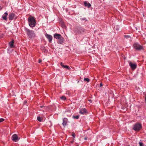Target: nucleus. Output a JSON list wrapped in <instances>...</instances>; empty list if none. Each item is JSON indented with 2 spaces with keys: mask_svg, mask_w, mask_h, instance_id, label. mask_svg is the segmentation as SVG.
Wrapping results in <instances>:
<instances>
[{
  "mask_svg": "<svg viewBox=\"0 0 146 146\" xmlns=\"http://www.w3.org/2000/svg\"><path fill=\"white\" fill-rule=\"evenodd\" d=\"M60 98L61 100H66V97L63 96L60 97Z\"/></svg>",
  "mask_w": 146,
  "mask_h": 146,
  "instance_id": "21",
  "label": "nucleus"
},
{
  "mask_svg": "<svg viewBox=\"0 0 146 146\" xmlns=\"http://www.w3.org/2000/svg\"><path fill=\"white\" fill-rule=\"evenodd\" d=\"M62 67L64 68H67L68 69H70V67H69L68 66H66V65L62 66Z\"/></svg>",
  "mask_w": 146,
  "mask_h": 146,
  "instance_id": "18",
  "label": "nucleus"
},
{
  "mask_svg": "<svg viewBox=\"0 0 146 146\" xmlns=\"http://www.w3.org/2000/svg\"><path fill=\"white\" fill-rule=\"evenodd\" d=\"M79 117V116L78 115H76V116H73V118H75V119H78Z\"/></svg>",
  "mask_w": 146,
  "mask_h": 146,
  "instance_id": "22",
  "label": "nucleus"
},
{
  "mask_svg": "<svg viewBox=\"0 0 146 146\" xmlns=\"http://www.w3.org/2000/svg\"><path fill=\"white\" fill-rule=\"evenodd\" d=\"M4 120V119L3 118H0V122H2Z\"/></svg>",
  "mask_w": 146,
  "mask_h": 146,
  "instance_id": "24",
  "label": "nucleus"
},
{
  "mask_svg": "<svg viewBox=\"0 0 146 146\" xmlns=\"http://www.w3.org/2000/svg\"><path fill=\"white\" fill-rule=\"evenodd\" d=\"M139 146H143V143H142L141 142H139Z\"/></svg>",
  "mask_w": 146,
  "mask_h": 146,
  "instance_id": "23",
  "label": "nucleus"
},
{
  "mask_svg": "<svg viewBox=\"0 0 146 146\" xmlns=\"http://www.w3.org/2000/svg\"><path fill=\"white\" fill-rule=\"evenodd\" d=\"M8 13L6 12L4 14V15L2 16V18L4 20H7V17L8 15Z\"/></svg>",
  "mask_w": 146,
  "mask_h": 146,
  "instance_id": "14",
  "label": "nucleus"
},
{
  "mask_svg": "<svg viewBox=\"0 0 146 146\" xmlns=\"http://www.w3.org/2000/svg\"><path fill=\"white\" fill-rule=\"evenodd\" d=\"M84 4L85 6H87L88 8H89L91 6V5L90 3L86 2H84Z\"/></svg>",
  "mask_w": 146,
  "mask_h": 146,
  "instance_id": "17",
  "label": "nucleus"
},
{
  "mask_svg": "<svg viewBox=\"0 0 146 146\" xmlns=\"http://www.w3.org/2000/svg\"><path fill=\"white\" fill-rule=\"evenodd\" d=\"M2 8L1 6L0 5V10Z\"/></svg>",
  "mask_w": 146,
  "mask_h": 146,
  "instance_id": "32",
  "label": "nucleus"
},
{
  "mask_svg": "<svg viewBox=\"0 0 146 146\" xmlns=\"http://www.w3.org/2000/svg\"><path fill=\"white\" fill-rule=\"evenodd\" d=\"M45 36L46 37V38L48 40L49 42H51L52 41V36L46 34L45 35Z\"/></svg>",
  "mask_w": 146,
  "mask_h": 146,
  "instance_id": "10",
  "label": "nucleus"
},
{
  "mask_svg": "<svg viewBox=\"0 0 146 146\" xmlns=\"http://www.w3.org/2000/svg\"><path fill=\"white\" fill-rule=\"evenodd\" d=\"M134 47L137 50H140L143 49V46L140 45L137 43H135L134 44Z\"/></svg>",
  "mask_w": 146,
  "mask_h": 146,
  "instance_id": "3",
  "label": "nucleus"
},
{
  "mask_svg": "<svg viewBox=\"0 0 146 146\" xmlns=\"http://www.w3.org/2000/svg\"><path fill=\"white\" fill-rule=\"evenodd\" d=\"M129 65L131 68L133 70L135 69L137 67V64L136 63H133L130 62L129 63Z\"/></svg>",
  "mask_w": 146,
  "mask_h": 146,
  "instance_id": "5",
  "label": "nucleus"
},
{
  "mask_svg": "<svg viewBox=\"0 0 146 146\" xmlns=\"http://www.w3.org/2000/svg\"><path fill=\"white\" fill-rule=\"evenodd\" d=\"M84 140H87V137H85L84 138Z\"/></svg>",
  "mask_w": 146,
  "mask_h": 146,
  "instance_id": "30",
  "label": "nucleus"
},
{
  "mask_svg": "<svg viewBox=\"0 0 146 146\" xmlns=\"http://www.w3.org/2000/svg\"><path fill=\"white\" fill-rule=\"evenodd\" d=\"M89 101L90 102H91V100H89Z\"/></svg>",
  "mask_w": 146,
  "mask_h": 146,
  "instance_id": "36",
  "label": "nucleus"
},
{
  "mask_svg": "<svg viewBox=\"0 0 146 146\" xmlns=\"http://www.w3.org/2000/svg\"><path fill=\"white\" fill-rule=\"evenodd\" d=\"M54 37L56 39H58L62 37L60 34L57 33H56L54 35Z\"/></svg>",
  "mask_w": 146,
  "mask_h": 146,
  "instance_id": "9",
  "label": "nucleus"
},
{
  "mask_svg": "<svg viewBox=\"0 0 146 146\" xmlns=\"http://www.w3.org/2000/svg\"><path fill=\"white\" fill-rule=\"evenodd\" d=\"M116 29L117 30H119V29H116Z\"/></svg>",
  "mask_w": 146,
  "mask_h": 146,
  "instance_id": "37",
  "label": "nucleus"
},
{
  "mask_svg": "<svg viewBox=\"0 0 146 146\" xmlns=\"http://www.w3.org/2000/svg\"><path fill=\"white\" fill-rule=\"evenodd\" d=\"M29 24V26L31 27H35L36 22L34 17H30L28 19Z\"/></svg>",
  "mask_w": 146,
  "mask_h": 146,
  "instance_id": "1",
  "label": "nucleus"
},
{
  "mask_svg": "<svg viewBox=\"0 0 146 146\" xmlns=\"http://www.w3.org/2000/svg\"><path fill=\"white\" fill-rule=\"evenodd\" d=\"M87 112V110L85 108H81L80 109V113L82 114H84Z\"/></svg>",
  "mask_w": 146,
  "mask_h": 146,
  "instance_id": "8",
  "label": "nucleus"
},
{
  "mask_svg": "<svg viewBox=\"0 0 146 146\" xmlns=\"http://www.w3.org/2000/svg\"><path fill=\"white\" fill-rule=\"evenodd\" d=\"M37 119L40 122H43L44 120V119L38 116L37 117Z\"/></svg>",
  "mask_w": 146,
  "mask_h": 146,
  "instance_id": "15",
  "label": "nucleus"
},
{
  "mask_svg": "<svg viewBox=\"0 0 146 146\" xmlns=\"http://www.w3.org/2000/svg\"><path fill=\"white\" fill-rule=\"evenodd\" d=\"M127 35H125V37L126 38H127Z\"/></svg>",
  "mask_w": 146,
  "mask_h": 146,
  "instance_id": "31",
  "label": "nucleus"
},
{
  "mask_svg": "<svg viewBox=\"0 0 146 146\" xmlns=\"http://www.w3.org/2000/svg\"><path fill=\"white\" fill-rule=\"evenodd\" d=\"M133 37L131 36H130L128 35V40L130 41H131Z\"/></svg>",
  "mask_w": 146,
  "mask_h": 146,
  "instance_id": "20",
  "label": "nucleus"
},
{
  "mask_svg": "<svg viewBox=\"0 0 146 146\" xmlns=\"http://www.w3.org/2000/svg\"><path fill=\"white\" fill-rule=\"evenodd\" d=\"M18 136L16 134H14L12 136V140L14 141H16L18 139Z\"/></svg>",
  "mask_w": 146,
  "mask_h": 146,
  "instance_id": "11",
  "label": "nucleus"
},
{
  "mask_svg": "<svg viewBox=\"0 0 146 146\" xmlns=\"http://www.w3.org/2000/svg\"><path fill=\"white\" fill-rule=\"evenodd\" d=\"M84 29L82 27L78 28L75 31V32L76 33L79 34L82 33L84 32Z\"/></svg>",
  "mask_w": 146,
  "mask_h": 146,
  "instance_id": "6",
  "label": "nucleus"
},
{
  "mask_svg": "<svg viewBox=\"0 0 146 146\" xmlns=\"http://www.w3.org/2000/svg\"><path fill=\"white\" fill-rule=\"evenodd\" d=\"M15 17V14L13 13H11L9 15V20H12Z\"/></svg>",
  "mask_w": 146,
  "mask_h": 146,
  "instance_id": "7",
  "label": "nucleus"
},
{
  "mask_svg": "<svg viewBox=\"0 0 146 146\" xmlns=\"http://www.w3.org/2000/svg\"><path fill=\"white\" fill-rule=\"evenodd\" d=\"M26 102H27V101H24V103H26Z\"/></svg>",
  "mask_w": 146,
  "mask_h": 146,
  "instance_id": "33",
  "label": "nucleus"
},
{
  "mask_svg": "<svg viewBox=\"0 0 146 146\" xmlns=\"http://www.w3.org/2000/svg\"><path fill=\"white\" fill-rule=\"evenodd\" d=\"M41 62V60H39V63H40Z\"/></svg>",
  "mask_w": 146,
  "mask_h": 146,
  "instance_id": "29",
  "label": "nucleus"
},
{
  "mask_svg": "<svg viewBox=\"0 0 146 146\" xmlns=\"http://www.w3.org/2000/svg\"><path fill=\"white\" fill-rule=\"evenodd\" d=\"M84 80L85 81H86L87 82H89L90 81V79L88 78H84Z\"/></svg>",
  "mask_w": 146,
  "mask_h": 146,
  "instance_id": "19",
  "label": "nucleus"
},
{
  "mask_svg": "<svg viewBox=\"0 0 146 146\" xmlns=\"http://www.w3.org/2000/svg\"><path fill=\"white\" fill-rule=\"evenodd\" d=\"M43 107V106H40V108H42Z\"/></svg>",
  "mask_w": 146,
  "mask_h": 146,
  "instance_id": "34",
  "label": "nucleus"
},
{
  "mask_svg": "<svg viewBox=\"0 0 146 146\" xmlns=\"http://www.w3.org/2000/svg\"><path fill=\"white\" fill-rule=\"evenodd\" d=\"M72 136L73 137L75 138V133H73L72 135Z\"/></svg>",
  "mask_w": 146,
  "mask_h": 146,
  "instance_id": "25",
  "label": "nucleus"
},
{
  "mask_svg": "<svg viewBox=\"0 0 146 146\" xmlns=\"http://www.w3.org/2000/svg\"><path fill=\"white\" fill-rule=\"evenodd\" d=\"M25 31L30 38H33L35 37V36L34 32L32 30H29L27 28L25 29Z\"/></svg>",
  "mask_w": 146,
  "mask_h": 146,
  "instance_id": "2",
  "label": "nucleus"
},
{
  "mask_svg": "<svg viewBox=\"0 0 146 146\" xmlns=\"http://www.w3.org/2000/svg\"><path fill=\"white\" fill-rule=\"evenodd\" d=\"M9 44L10 47L11 48L14 47V46L13 45V41L10 42L9 43Z\"/></svg>",
  "mask_w": 146,
  "mask_h": 146,
  "instance_id": "16",
  "label": "nucleus"
},
{
  "mask_svg": "<svg viewBox=\"0 0 146 146\" xmlns=\"http://www.w3.org/2000/svg\"><path fill=\"white\" fill-rule=\"evenodd\" d=\"M67 119L66 118H64L63 119V122L62 124L63 125V126H64V127L66 125V124L67 123Z\"/></svg>",
  "mask_w": 146,
  "mask_h": 146,
  "instance_id": "12",
  "label": "nucleus"
},
{
  "mask_svg": "<svg viewBox=\"0 0 146 146\" xmlns=\"http://www.w3.org/2000/svg\"><path fill=\"white\" fill-rule=\"evenodd\" d=\"M103 86L102 84V83H101L100 86V87H101Z\"/></svg>",
  "mask_w": 146,
  "mask_h": 146,
  "instance_id": "28",
  "label": "nucleus"
},
{
  "mask_svg": "<svg viewBox=\"0 0 146 146\" xmlns=\"http://www.w3.org/2000/svg\"><path fill=\"white\" fill-rule=\"evenodd\" d=\"M61 64V66L62 67V66H64V65H63L62 64V62H61V64Z\"/></svg>",
  "mask_w": 146,
  "mask_h": 146,
  "instance_id": "27",
  "label": "nucleus"
},
{
  "mask_svg": "<svg viewBox=\"0 0 146 146\" xmlns=\"http://www.w3.org/2000/svg\"><path fill=\"white\" fill-rule=\"evenodd\" d=\"M145 101L146 102V96H145Z\"/></svg>",
  "mask_w": 146,
  "mask_h": 146,
  "instance_id": "35",
  "label": "nucleus"
},
{
  "mask_svg": "<svg viewBox=\"0 0 146 146\" xmlns=\"http://www.w3.org/2000/svg\"><path fill=\"white\" fill-rule=\"evenodd\" d=\"M64 42V39L63 37L61 38H60L59 39V40L58 42V44H62Z\"/></svg>",
  "mask_w": 146,
  "mask_h": 146,
  "instance_id": "13",
  "label": "nucleus"
},
{
  "mask_svg": "<svg viewBox=\"0 0 146 146\" xmlns=\"http://www.w3.org/2000/svg\"><path fill=\"white\" fill-rule=\"evenodd\" d=\"M3 35H0V38H3Z\"/></svg>",
  "mask_w": 146,
  "mask_h": 146,
  "instance_id": "26",
  "label": "nucleus"
},
{
  "mask_svg": "<svg viewBox=\"0 0 146 146\" xmlns=\"http://www.w3.org/2000/svg\"><path fill=\"white\" fill-rule=\"evenodd\" d=\"M142 127V126L141 124L139 123L135 124L133 127V129L137 131H139Z\"/></svg>",
  "mask_w": 146,
  "mask_h": 146,
  "instance_id": "4",
  "label": "nucleus"
},
{
  "mask_svg": "<svg viewBox=\"0 0 146 146\" xmlns=\"http://www.w3.org/2000/svg\"><path fill=\"white\" fill-rule=\"evenodd\" d=\"M128 146H129V145H128Z\"/></svg>",
  "mask_w": 146,
  "mask_h": 146,
  "instance_id": "38",
  "label": "nucleus"
}]
</instances>
